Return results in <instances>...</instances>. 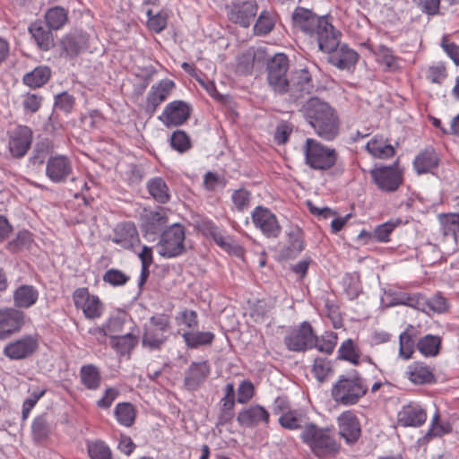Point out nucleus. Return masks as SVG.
<instances>
[{
	"instance_id": "f257e3e1",
	"label": "nucleus",
	"mask_w": 459,
	"mask_h": 459,
	"mask_svg": "<svg viewBox=\"0 0 459 459\" xmlns=\"http://www.w3.org/2000/svg\"><path fill=\"white\" fill-rule=\"evenodd\" d=\"M301 111L315 133L322 139L333 141L339 134L338 116L327 102L316 97L310 98L302 106Z\"/></svg>"
},
{
	"instance_id": "f03ea898",
	"label": "nucleus",
	"mask_w": 459,
	"mask_h": 459,
	"mask_svg": "<svg viewBox=\"0 0 459 459\" xmlns=\"http://www.w3.org/2000/svg\"><path fill=\"white\" fill-rule=\"evenodd\" d=\"M304 163L316 171H327L333 169L338 160L337 151L315 138H307L301 147Z\"/></svg>"
},
{
	"instance_id": "7ed1b4c3",
	"label": "nucleus",
	"mask_w": 459,
	"mask_h": 459,
	"mask_svg": "<svg viewBox=\"0 0 459 459\" xmlns=\"http://www.w3.org/2000/svg\"><path fill=\"white\" fill-rule=\"evenodd\" d=\"M300 439L307 445L316 455L335 454L339 445L333 437L329 429L319 428L314 423L305 424Z\"/></svg>"
},
{
	"instance_id": "20e7f679",
	"label": "nucleus",
	"mask_w": 459,
	"mask_h": 459,
	"mask_svg": "<svg viewBox=\"0 0 459 459\" xmlns=\"http://www.w3.org/2000/svg\"><path fill=\"white\" fill-rule=\"evenodd\" d=\"M367 390L368 386L359 376H341L333 385L331 394L336 403L348 406L356 404Z\"/></svg>"
},
{
	"instance_id": "39448f33",
	"label": "nucleus",
	"mask_w": 459,
	"mask_h": 459,
	"mask_svg": "<svg viewBox=\"0 0 459 459\" xmlns=\"http://www.w3.org/2000/svg\"><path fill=\"white\" fill-rule=\"evenodd\" d=\"M186 250V229L179 223L168 227L160 235L158 242V254L170 259L183 255Z\"/></svg>"
},
{
	"instance_id": "423d86ee",
	"label": "nucleus",
	"mask_w": 459,
	"mask_h": 459,
	"mask_svg": "<svg viewBox=\"0 0 459 459\" xmlns=\"http://www.w3.org/2000/svg\"><path fill=\"white\" fill-rule=\"evenodd\" d=\"M169 320L166 315H157L150 318L144 325L142 344L150 350H160L169 336Z\"/></svg>"
},
{
	"instance_id": "0eeeda50",
	"label": "nucleus",
	"mask_w": 459,
	"mask_h": 459,
	"mask_svg": "<svg viewBox=\"0 0 459 459\" xmlns=\"http://www.w3.org/2000/svg\"><path fill=\"white\" fill-rule=\"evenodd\" d=\"M316 335L311 325L303 322L299 325L289 330L284 337V344L291 351L300 352L314 348Z\"/></svg>"
},
{
	"instance_id": "6e6552de",
	"label": "nucleus",
	"mask_w": 459,
	"mask_h": 459,
	"mask_svg": "<svg viewBox=\"0 0 459 459\" xmlns=\"http://www.w3.org/2000/svg\"><path fill=\"white\" fill-rule=\"evenodd\" d=\"M373 182L383 192H394L403 183V173L396 166H380L370 170Z\"/></svg>"
},
{
	"instance_id": "1a4fd4ad",
	"label": "nucleus",
	"mask_w": 459,
	"mask_h": 459,
	"mask_svg": "<svg viewBox=\"0 0 459 459\" xmlns=\"http://www.w3.org/2000/svg\"><path fill=\"white\" fill-rule=\"evenodd\" d=\"M268 82L270 86L280 93L288 91L289 81L286 77L288 70V58L284 54L275 55L268 63Z\"/></svg>"
},
{
	"instance_id": "9d476101",
	"label": "nucleus",
	"mask_w": 459,
	"mask_h": 459,
	"mask_svg": "<svg viewBox=\"0 0 459 459\" xmlns=\"http://www.w3.org/2000/svg\"><path fill=\"white\" fill-rule=\"evenodd\" d=\"M252 221L266 238H277L281 228L276 215L268 208L258 205L251 212Z\"/></svg>"
},
{
	"instance_id": "9b49d317",
	"label": "nucleus",
	"mask_w": 459,
	"mask_h": 459,
	"mask_svg": "<svg viewBox=\"0 0 459 459\" xmlns=\"http://www.w3.org/2000/svg\"><path fill=\"white\" fill-rule=\"evenodd\" d=\"M73 299L76 308L81 309L88 319H96L103 313L102 303L98 296L91 295L87 288L74 290Z\"/></svg>"
},
{
	"instance_id": "f8f14e48",
	"label": "nucleus",
	"mask_w": 459,
	"mask_h": 459,
	"mask_svg": "<svg viewBox=\"0 0 459 459\" xmlns=\"http://www.w3.org/2000/svg\"><path fill=\"white\" fill-rule=\"evenodd\" d=\"M38 348L39 341L37 337L24 335L8 342L3 350V353L12 360H20L31 356Z\"/></svg>"
},
{
	"instance_id": "ddd939ff",
	"label": "nucleus",
	"mask_w": 459,
	"mask_h": 459,
	"mask_svg": "<svg viewBox=\"0 0 459 459\" xmlns=\"http://www.w3.org/2000/svg\"><path fill=\"white\" fill-rule=\"evenodd\" d=\"M321 51L329 53L333 52L340 44L341 33L335 30L325 16L321 17L317 29L315 30L314 35Z\"/></svg>"
},
{
	"instance_id": "4468645a",
	"label": "nucleus",
	"mask_w": 459,
	"mask_h": 459,
	"mask_svg": "<svg viewBox=\"0 0 459 459\" xmlns=\"http://www.w3.org/2000/svg\"><path fill=\"white\" fill-rule=\"evenodd\" d=\"M72 172V161L65 155L56 154L47 160L46 176L53 183H65Z\"/></svg>"
},
{
	"instance_id": "2eb2a0df",
	"label": "nucleus",
	"mask_w": 459,
	"mask_h": 459,
	"mask_svg": "<svg viewBox=\"0 0 459 459\" xmlns=\"http://www.w3.org/2000/svg\"><path fill=\"white\" fill-rule=\"evenodd\" d=\"M190 107L182 100H174L169 103L159 120L167 127L178 126L184 124L189 117Z\"/></svg>"
},
{
	"instance_id": "dca6fc26",
	"label": "nucleus",
	"mask_w": 459,
	"mask_h": 459,
	"mask_svg": "<svg viewBox=\"0 0 459 459\" xmlns=\"http://www.w3.org/2000/svg\"><path fill=\"white\" fill-rule=\"evenodd\" d=\"M112 242L125 249H132L140 244L136 226L132 221L118 223L113 230Z\"/></svg>"
},
{
	"instance_id": "f3484780",
	"label": "nucleus",
	"mask_w": 459,
	"mask_h": 459,
	"mask_svg": "<svg viewBox=\"0 0 459 459\" xmlns=\"http://www.w3.org/2000/svg\"><path fill=\"white\" fill-rule=\"evenodd\" d=\"M174 87V82L169 79L161 80L153 84L147 94L145 111L152 115L157 108L168 99Z\"/></svg>"
},
{
	"instance_id": "a211bd4d",
	"label": "nucleus",
	"mask_w": 459,
	"mask_h": 459,
	"mask_svg": "<svg viewBox=\"0 0 459 459\" xmlns=\"http://www.w3.org/2000/svg\"><path fill=\"white\" fill-rule=\"evenodd\" d=\"M340 436L347 444H354L360 436V424L357 416L351 411L340 414L337 418Z\"/></svg>"
},
{
	"instance_id": "6ab92c4d",
	"label": "nucleus",
	"mask_w": 459,
	"mask_h": 459,
	"mask_svg": "<svg viewBox=\"0 0 459 459\" xmlns=\"http://www.w3.org/2000/svg\"><path fill=\"white\" fill-rule=\"evenodd\" d=\"M32 141V131L25 126H17L10 134L9 151L13 157H23Z\"/></svg>"
},
{
	"instance_id": "aec40b11",
	"label": "nucleus",
	"mask_w": 459,
	"mask_h": 459,
	"mask_svg": "<svg viewBox=\"0 0 459 459\" xmlns=\"http://www.w3.org/2000/svg\"><path fill=\"white\" fill-rule=\"evenodd\" d=\"M23 313L16 308L0 310V340L19 331L23 325Z\"/></svg>"
},
{
	"instance_id": "412c9836",
	"label": "nucleus",
	"mask_w": 459,
	"mask_h": 459,
	"mask_svg": "<svg viewBox=\"0 0 459 459\" xmlns=\"http://www.w3.org/2000/svg\"><path fill=\"white\" fill-rule=\"evenodd\" d=\"M319 22H321V17H318L308 8L298 6L292 13L294 27L309 37L314 35Z\"/></svg>"
},
{
	"instance_id": "4be33fe9",
	"label": "nucleus",
	"mask_w": 459,
	"mask_h": 459,
	"mask_svg": "<svg viewBox=\"0 0 459 459\" xmlns=\"http://www.w3.org/2000/svg\"><path fill=\"white\" fill-rule=\"evenodd\" d=\"M398 423L403 427H420L427 420V413L417 403H409L402 407L397 415Z\"/></svg>"
},
{
	"instance_id": "5701e85b",
	"label": "nucleus",
	"mask_w": 459,
	"mask_h": 459,
	"mask_svg": "<svg viewBox=\"0 0 459 459\" xmlns=\"http://www.w3.org/2000/svg\"><path fill=\"white\" fill-rule=\"evenodd\" d=\"M256 12V3L254 0H249L242 4H234L228 15L230 21L247 28L253 22Z\"/></svg>"
},
{
	"instance_id": "b1692460",
	"label": "nucleus",
	"mask_w": 459,
	"mask_h": 459,
	"mask_svg": "<svg viewBox=\"0 0 459 459\" xmlns=\"http://www.w3.org/2000/svg\"><path fill=\"white\" fill-rule=\"evenodd\" d=\"M270 414L259 404L251 405L241 410L237 417L238 422L245 427H255L260 423L268 424Z\"/></svg>"
},
{
	"instance_id": "393cba45",
	"label": "nucleus",
	"mask_w": 459,
	"mask_h": 459,
	"mask_svg": "<svg viewBox=\"0 0 459 459\" xmlns=\"http://www.w3.org/2000/svg\"><path fill=\"white\" fill-rule=\"evenodd\" d=\"M313 89L314 85L309 72L307 69H301L295 73L288 91L295 100H298L310 94Z\"/></svg>"
},
{
	"instance_id": "a878e982",
	"label": "nucleus",
	"mask_w": 459,
	"mask_h": 459,
	"mask_svg": "<svg viewBox=\"0 0 459 459\" xmlns=\"http://www.w3.org/2000/svg\"><path fill=\"white\" fill-rule=\"evenodd\" d=\"M329 62L335 67L344 70L350 69L358 61V54L346 45L336 48L333 52H329Z\"/></svg>"
},
{
	"instance_id": "bb28decb",
	"label": "nucleus",
	"mask_w": 459,
	"mask_h": 459,
	"mask_svg": "<svg viewBox=\"0 0 459 459\" xmlns=\"http://www.w3.org/2000/svg\"><path fill=\"white\" fill-rule=\"evenodd\" d=\"M404 374L414 385H427L435 381L433 370L422 362L410 364Z\"/></svg>"
},
{
	"instance_id": "cd10ccee",
	"label": "nucleus",
	"mask_w": 459,
	"mask_h": 459,
	"mask_svg": "<svg viewBox=\"0 0 459 459\" xmlns=\"http://www.w3.org/2000/svg\"><path fill=\"white\" fill-rule=\"evenodd\" d=\"M210 374V366L207 361L193 362L185 377V385L189 389L197 388Z\"/></svg>"
},
{
	"instance_id": "c85d7f7f",
	"label": "nucleus",
	"mask_w": 459,
	"mask_h": 459,
	"mask_svg": "<svg viewBox=\"0 0 459 459\" xmlns=\"http://www.w3.org/2000/svg\"><path fill=\"white\" fill-rule=\"evenodd\" d=\"M80 382L87 389L96 391L101 385L100 368L93 364L82 365L79 371Z\"/></svg>"
},
{
	"instance_id": "c756f323",
	"label": "nucleus",
	"mask_w": 459,
	"mask_h": 459,
	"mask_svg": "<svg viewBox=\"0 0 459 459\" xmlns=\"http://www.w3.org/2000/svg\"><path fill=\"white\" fill-rule=\"evenodd\" d=\"M39 299L38 290L31 285H22L13 292V303L16 307L29 308L32 307Z\"/></svg>"
},
{
	"instance_id": "7c9ffc66",
	"label": "nucleus",
	"mask_w": 459,
	"mask_h": 459,
	"mask_svg": "<svg viewBox=\"0 0 459 459\" xmlns=\"http://www.w3.org/2000/svg\"><path fill=\"white\" fill-rule=\"evenodd\" d=\"M366 150L377 159H387L394 155V148L382 135H376L366 144Z\"/></svg>"
},
{
	"instance_id": "2f4dec72",
	"label": "nucleus",
	"mask_w": 459,
	"mask_h": 459,
	"mask_svg": "<svg viewBox=\"0 0 459 459\" xmlns=\"http://www.w3.org/2000/svg\"><path fill=\"white\" fill-rule=\"evenodd\" d=\"M438 165V157L432 149H426L419 153L413 161L418 174L432 173Z\"/></svg>"
},
{
	"instance_id": "473e14b6",
	"label": "nucleus",
	"mask_w": 459,
	"mask_h": 459,
	"mask_svg": "<svg viewBox=\"0 0 459 459\" xmlns=\"http://www.w3.org/2000/svg\"><path fill=\"white\" fill-rule=\"evenodd\" d=\"M148 193L160 204H167L170 200V191L165 180L160 177H155L148 180L146 184Z\"/></svg>"
},
{
	"instance_id": "72a5a7b5",
	"label": "nucleus",
	"mask_w": 459,
	"mask_h": 459,
	"mask_svg": "<svg viewBox=\"0 0 459 459\" xmlns=\"http://www.w3.org/2000/svg\"><path fill=\"white\" fill-rule=\"evenodd\" d=\"M337 358L352 365H359L360 363V350L358 343L351 338L344 340L338 348Z\"/></svg>"
},
{
	"instance_id": "f704fd0d",
	"label": "nucleus",
	"mask_w": 459,
	"mask_h": 459,
	"mask_svg": "<svg viewBox=\"0 0 459 459\" xmlns=\"http://www.w3.org/2000/svg\"><path fill=\"white\" fill-rule=\"evenodd\" d=\"M377 61L388 72H397L402 69V59L395 56L392 49L379 46L377 52Z\"/></svg>"
},
{
	"instance_id": "c9c22d12",
	"label": "nucleus",
	"mask_w": 459,
	"mask_h": 459,
	"mask_svg": "<svg viewBox=\"0 0 459 459\" xmlns=\"http://www.w3.org/2000/svg\"><path fill=\"white\" fill-rule=\"evenodd\" d=\"M279 424L290 430L303 429L306 423L305 415L298 410H288L280 416Z\"/></svg>"
},
{
	"instance_id": "e433bc0d",
	"label": "nucleus",
	"mask_w": 459,
	"mask_h": 459,
	"mask_svg": "<svg viewBox=\"0 0 459 459\" xmlns=\"http://www.w3.org/2000/svg\"><path fill=\"white\" fill-rule=\"evenodd\" d=\"M29 31L40 49L48 50L53 46L51 32L46 30L40 22L31 23Z\"/></svg>"
},
{
	"instance_id": "4c0bfd02",
	"label": "nucleus",
	"mask_w": 459,
	"mask_h": 459,
	"mask_svg": "<svg viewBox=\"0 0 459 459\" xmlns=\"http://www.w3.org/2000/svg\"><path fill=\"white\" fill-rule=\"evenodd\" d=\"M51 75L50 69L48 66H38L31 72L24 74L23 83L30 88H39L49 80Z\"/></svg>"
},
{
	"instance_id": "58836bf2",
	"label": "nucleus",
	"mask_w": 459,
	"mask_h": 459,
	"mask_svg": "<svg viewBox=\"0 0 459 459\" xmlns=\"http://www.w3.org/2000/svg\"><path fill=\"white\" fill-rule=\"evenodd\" d=\"M182 338L188 348L195 349L202 345L211 344L214 334L211 332L186 331L182 333Z\"/></svg>"
},
{
	"instance_id": "ea45409f",
	"label": "nucleus",
	"mask_w": 459,
	"mask_h": 459,
	"mask_svg": "<svg viewBox=\"0 0 459 459\" xmlns=\"http://www.w3.org/2000/svg\"><path fill=\"white\" fill-rule=\"evenodd\" d=\"M417 304L418 309H420L427 314H429L430 312L443 313L446 311L448 307L446 299L439 294H436L428 299H422L418 300Z\"/></svg>"
},
{
	"instance_id": "a19ab883",
	"label": "nucleus",
	"mask_w": 459,
	"mask_h": 459,
	"mask_svg": "<svg viewBox=\"0 0 459 459\" xmlns=\"http://www.w3.org/2000/svg\"><path fill=\"white\" fill-rule=\"evenodd\" d=\"M117 422L125 427H131L135 420L136 411L130 403H119L114 411Z\"/></svg>"
},
{
	"instance_id": "79ce46f5",
	"label": "nucleus",
	"mask_w": 459,
	"mask_h": 459,
	"mask_svg": "<svg viewBox=\"0 0 459 459\" xmlns=\"http://www.w3.org/2000/svg\"><path fill=\"white\" fill-rule=\"evenodd\" d=\"M143 219L150 230H156L168 222L167 210L157 207L154 210H144Z\"/></svg>"
},
{
	"instance_id": "37998d69",
	"label": "nucleus",
	"mask_w": 459,
	"mask_h": 459,
	"mask_svg": "<svg viewBox=\"0 0 459 459\" xmlns=\"http://www.w3.org/2000/svg\"><path fill=\"white\" fill-rule=\"evenodd\" d=\"M45 19L50 29L59 30L67 22V11L60 6L52 7L46 13Z\"/></svg>"
},
{
	"instance_id": "c03bdc74",
	"label": "nucleus",
	"mask_w": 459,
	"mask_h": 459,
	"mask_svg": "<svg viewBox=\"0 0 459 459\" xmlns=\"http://www.w3.org/2000/svg\"><path fill=\"white\" fill-rule=\"evenodd\" d=\"M138 342V338L132 334L126 333L121 336H112L111 346L121 355L129 353Z\"/></svg>"
},
{
	"instance_id": "a18cd8bd",
	"label": "nucleus",
	"mask_w": 459,
	"mask_h": 459,
	"mask_svg": "<svg viewBox=\"0 0 459 459\" xmlns=\"http://www.w3.org/2000/svg\"><path fill=\"white\" fill-rule=\"evenodd\" d=\"M441 340L437 336L428 334L420 339L417 347L425 357L436 356L438 353Z\"/></svg>"
},
{
	"instance_id": "49530a36",
	"label": "nucleus",
	"mask_w": 459,
	"mask_h": 459,
	"mask_svg": "<svg viewBox=\"0 0 459 459\" xmlns=\"http://www.w3.org/2000/svg\"><path fill=\"white\" fill-rule=\"evenodd\" d=\"M337 333L334 332H325L320 337L316 336V342L314 348L320 352L332 354L337 344Z\"/></svg>"
},
{
	"instance_id": "de8ad7c7",
	"label": "nucleus",
	"mask_w": 459,
	"mask_h": 459,
	"mask_svg": "<svg viewBox=\"0 0 459 459\" xmlns=\"http://www.w3.org/2000/svg\"><path fill=\"white\" fill-rule=\"evenodd\" d=\"M425 77L431 83L442 84L447 78L446 65L439 62L428 66Z\"/></svg>"
},
{
	"instance_id": "09e8293b",
	"label": "nucleus",
	"mask_w": 459,
	"mask_h": 459,
	"mask_svg": "<svg viewBox=\"0 0 459 459\" xmlns=\"http://www.w3.org/2000/svg\"><path fill=\"white\" fill-rule=\"evenodd\" d=\"M31 430L33 438L37 441H41L48 437L50 433V424L46 415H39L34 419Z\"/></svg>"
},
{
	"instance_id": "8fccbe9b",
	"label": "nucleus",
	"mask_w": 459,
	"mask_h": 459,
	"mask_svg": "<svg viewBox=\"0 0 459 459\" xmlns=\"http://www.w3.org/2000/svg\"><path fill=\"white\" fill-rule=\"evenodd\" d=\"M312 372L319 382H324L333 373L331 361L325 358L315 359Z\"/></svg>"
},
{
	"instance_id": "3c124183",
	"label": "nucleus",
	"mask_w": 459,
	"mask_h": 459,
	"mask_svg": "<svg viewBox=\"0 0 459 459\" xmlns=\"http://www.w3.org/2000/svg\"><path fill=\"white\" fill-rule=\"evenodd\" d=\"M87 448L91 459H112L111 450L103 441L90 442Z\"/></svg>"
},
{
	"instance_id": "603ef678",
	"label": "nucleus",
	"mask_w": 459,
	"mask_h": 459,
	"mask_svg": "<svg viewBox=\"0 0 459 459\" xmlns=\"http://www.w3.org/2000/svg\"><path fill=\"white\" fill-rule=\"evenodd\" d=\"M146 14L148 16L147 26L151 30L159 33L166 28L168 19L166 12L160 11L153 14L152 10H147Z\"/></svg>"
},
{
	"instance_id": "864d4df0",
	"label": "nucleus",
	"mask_w": 459,
	"mask_h": 459,
	"mask_svg": "<svg viewBox=\"0 0 459 459\" xmlns=\"http://www.w3.org/2000/svg\"><path fill=\"white\" fill-rule=\"evenodd\" d=\"M138 257L142 264L139 285H143L149 276V267L153 262L152 247L143 246L142 251L138 253Z\"/></svg>"
},
{
	"instance_id": "5fc2aeb1",
	"label": "nucleus",
	"mask_w": 459,
	"mask_h": 459,
	"mask_svg": "<svg viewBox=\"0 0 459 459\" xmlns=\"http://www.w3.org/2000/svg\"><path fill=\"white\" fill-rule=\"evenodd\" d=\"M274 22L273 15L271 13L263 11L255 24V33L258 35L269 33L274 26Z\"/></svg>"
},
{
	"instance_id": "6e6d98bb",
	"label": "nucleus",
	"mask_w": 459,
	"mask_h": 459,
	"mask_svg": "<svg viewBox=\"0 0 459 459\" xmlns=\"http://www.w3.org/2000/svg\"><path fill=\"white\" fill-rule=\"evenodd\" d=\"M170 143L172 148L179 152H184L190 148L189 137L181 130H178L172 134Z\"/></svg>"
},
{
	"instance_id": "4d7b16f0",
	"label": "nucleus",
	"mask_w": 459,
	"mask_h": 459,
	"mask_svg": "<svg viewBox=\"0 0 459 459\" xmlns=\"http://www.w3.org/2000/svg\"><path fill=\"white\" fill-rule=\"evenodd\" d=\"M103 281L112 286H123L129 281V276L117 269H109L103 275Z\"/></svg>"
},
{
	"instance_id": "13d9d810",
	"label": "nucleus",
	"mask_w": 459,
	"mask_h": 459,
	"mask_svg": "<svg viewBox=\"0 0 459 459\" xmlns=\"http://www.w3.org/2000/svg\"><path fill=\"white\" fill-rule=\"evenodd\" d=\"M398 222L386 221L381 225L376 227L373 231V238L379 242H388L390 240L389 236Z\"/></svg>"
},
{
	"instance_id": "bf43d9fd",
	"label": "nucleus",
	"mask_w": 459,
	"mask_h": 459,
	"mask_svg": "<svg viewBox=\"0 0 459 459\" xmlns=\"http://www.w3.org/2000/svg\"><path fill=\"white\" fill-rule=\"evenodd\" d=\"M399 353L405 359L411 357L413 352L414 342L407 332H403L399 336Z\"/></svg>"
},
{
	"instance_id": "052dcab7",
	"label": "nucleus",
	"mask_w": 459,
	"mask_h": 459,
	"mask_svg": "<svg viewBox=\"0 0 459 459\" xmlns=\"http://www.w3.org/2000/svg\"><path fill=\"white\" fill-rule=\"evenodd\" d=\"M255 394V386L249 380H243L238 388V398L237 402L238 403H248Z\"/></svg>"
},
{
	"instance_id": "680f3d73",
	"label": "nucleus",
	"mask_w": 459,
	"mask_h": 459,
	"mask_svg": "<svg viewBox=\"0 0 459 459\" xmlns=\"http://www.w3.org/2000/svg\"><path fill=\"white\" fill-rule=\"evenodd\" d=\"M178 325H186L187 328L195 329L198 326L197 313L194 310L185 309L176 317Z\"/></svg>"
},
{
	"instance_id": "e2e57ef3",
	"label": "nucleus",
	"mask_w": 459,
	"mask_h": 459,
	"mask_svg": "<svg viewBox=\"0 0 459 459\" xmlns=\"http://www.w3.org/2000/svg\"><path fill=\"white\" fill-rule=\"evenodd\" d=\"M45 389H37L33 391L30 397L25 399L22 404V419L26 420L29 417V414L38 401L45 394Z\"/></svg>"
},
{
	"instance_id": "0e129e2a",
	"label": "nucleus",
	"mask_w": 459,
	"mask_h": 459,
	"mask_svg": "<svg viewBox=\"0 0 459 459\" xmlns=\"http://www.w3.org/2000/svg\"><path fill=\"white\" fill-rule=\"evenodd\" d=\"M232 202L238 211H244L249 205L250 194L246 189H238L232 194Z\"/></svg>"
},
{
	"instance_id": "69168bd1",
	"label": "nucleus",
	"mask_w": 459,
	"mask_h": 459,
	"mask_svg": "<svg viewBox=\"0 0 459 459\" xmlns=\"http://www.w3.org/2000/svg\"><path fill=\"white\" fill-rule=\"evenodd\" d=\"M74 99L67 92H62L56 95L55 100V107L64 112H70L74 107Z\"/></svg>"
},
{
	"instance_id": "338daca9",
	"label": "nucleus",
	"mask_w": 459,
	"mask_h": 459,
	"mask_svg": "<svg viewBox=\"0 0 459 459\" xmlns=\"http://www.w3.org/2000/svg\"><path fill=\"white\" fill-rule=\"evenodd\" d=\"M119 394V391L115 387H108L105 390L102 397L97 401L98 407L108 409Z\"/></svg>"
},
{
	"instance_id": "774afa93",
	"label": "nucleus",
	"mask_w": 459,
	"mask_h": 459,
	"mask_svg": "<svg viewBox=\"0 0 459 459\" xmlns=\"http://www.w3.org/2000/svg\"><path fill=\"white\" fill-rule=\"evenodd\" d=\"M441 47L453 62L459 65V46L450 42L446 36H444L441 41Z\"/></svg>"
}]
</instances>
